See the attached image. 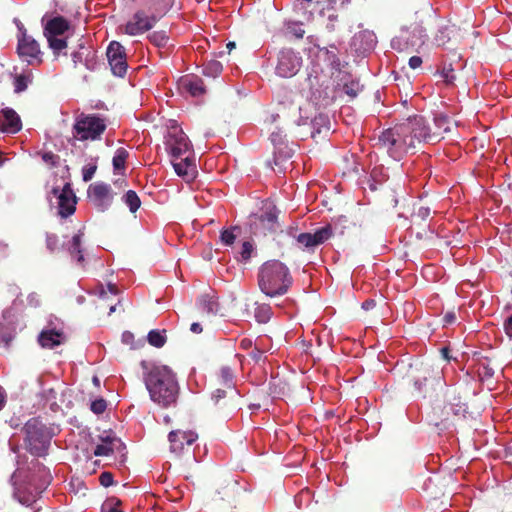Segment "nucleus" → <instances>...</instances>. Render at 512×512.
<instances>
[{"mask_svg": "<svg viewBox=\"0 0 512 512\" xmlns=\"http://www.w3.org/2000/svg\"><path fill=\"white\" fill-rule=\"evenodd\" d=\"M145 385L153 402L162 407L176 403L179 385L175 373L166 365H155L145 375Z\"/></svg>", "mask_w": 512, "mask_h": 512, "instance_id": "1", "label": "nucleus"}, {"mask_svg": "<svg viewBox=\"0 0 512 512\" xmlns=\"http://www.w3.org/2000/svg\"><path fill=\"white\" fill-rule=\"evenodd\" d=\"M258 286L268 297L283 296L293 285L289 267L278 259L265 261L258 269Z\"/></svg>", "mask_w": 512, "mask_h": 512, "instance_id": "2", "label": "nucleus"}, {"mask_svg": "<svg viewBox=\"0 0 512 512\" xmlns=\"http://www.w3.org/2000/svg\"><path fill=\"white\" fill-rule=\"evenodd\" d=\"M440 371L431 365L416 360L409 364L403 378L414 390L424 397L435 390V385L440 383Z\"/></svg>", "mask_w": 512, "mask_h": 512, "instance_id": "3", "label": "nucleus"}, {"mask_svg": "<svg viewBox=\"0 0 512 512\" xmlns=\"http://www.w3.org/2000/svg\"><path fill=\"white\" fill-rule=\"evenodd\" d=\"M23 431L28 451L34 456H45L52 439V434L46 425L38 418H32L26 422Z\"/></svg>", "mask_w": 512, "mask_h": 512, "instance_id": "4", "label": "nucleus"}, {"mask_svg": "<svg viewBox=\"0 0 512 512\" xmlns=\"http://www.w3.org/2000/svg\"><path fill=\"white\" fill-rule=\"evenodd\" d=\"M399 125L400 132L406 136L407 143L411 148H415L422 142L436 143L439 141V132H431L422 116L414 115Z\"/></svg>", "mask_w": 512, "mask_h": 512, "instance_id": "5", "label": "nucleus"}, {"mask_svg": "<svg viewBox=\"0 0 512 512\" xmlns=\"http://www.w3.org/2000/svg\"><path fill=\"white\" fill-rule=\"evenodd\" d=\"M105 119L97 114L81 113L75 119L72 135L75 140H99L106 130Z\"/></svg>", "mask_w": 512, "mask_h": 512, "instance_id": "6", "label": "nucleus"}, {"mask_svg": "<svg viewBox=\"0 0 512 512\" xmlns=\"http://www.w3.org/2000/svg\"><path fill=\"white\" fill-rule=\"evenodd\" d=\"M243 488L239 482L234 479H228L223 481L218 487L215 495L212 498V502L217 510L220 512H231L238 508L242 501Z\"/></svg>", "mask_w": 512, "mask_h": 512, "instance_id": "7", "label": "nucleus"}, {"mask_svg": "<svg viewBox=\"0 0 512 512\" xmlns=\"http://www.w3.org/2000/svg\"><path fill=\"white\" fill-rule=\"evenodd\" d=\"M400 129V125L397 124L393 128L383 131L378 138L379 148L385 150L395 160H400L409 149H412Z\"/></svg>", "mask_w": 512, "mask_h": 512, "instance_id": "8", "label": "nucleus"}, {"mask_svg": "<svg viewBox=\"0 0 512 512\" xmlns=\"http://www.w3.org/2000/svg\"><path fill=\"white\" fill-rule=\"evenodd\" d=\"M279 210L272 202H266L260 214L250 216V230L254 235L266 236L279 228Z\"/></svg>", "mask_w": 512, "mask_h": 512, "instance_id": "9", "label": "nucleus"}, {"mask_svg": "<svg viewBox=\"0 0 512 512\" xmlns=\"http://www.w3.org/2000/svg\"><path fill=\"white\" fill-rule=\"evenodd\" d=\"M240 392L236 387H217L212 395L211 402L215 410L222 414H229L239 406Z\"/></svg>", "mask_w": 512, "mask_h": 512, "instance_id": "10", "label": "nucleus"}, {"mask_svg": "<svg viewBox=\"0 0 512 512\" xmlns=\"http://www.w3.org/2000/svg\"><path fill=\"white\" fill-rule=\"evenodd\" d=\"M302 66V57L290 48H284L278 53L275 72L282 78L295 76Z\"/></svg>", "mask_w": 512, "mask_h": 512, "instance_id": "11", "label": "nucleus"}, {"mask_svg": "<svg viewBox=\"0 0 512 512\" xmlns=\"http://www.w3.org/2000/svg\"><path fill=\"white\" fill-rule=\"evenodd\" d=\"M19 29L22 33L17 45L19 57L30 65L41 64L43 60L39 44L27 34L23 26L19 27Z\"/></svg>", "mask_w": 512, "mask_h": 512, "instance_id": "12", "label": "nucleus"}, {"mask_svg": "<svg viewBox=\"0 0 512 512\" xmlns=\"http://www.w3.org/2000/svg\"><path fill=\"white\" fill-rule=\"evenodd\" d=\"M165 144L171 158L178 159L182 156L192 155L188 137L177 127H173L168 131Z\"/></svg>", "mask_w": 512, "mask_h": 512, "instance_id": "13", "label": "nucleus"}, {"mask_svg": "<svg viewBox=\"0 0 512 512\" xmlns=\"http://www.w3.org/2000/svg\"><path fill=\"white\" fill-rule=\"evenodd\" d=\"M161 15L148 16L144 11H137L125 25V32L135 36L150 30L160 19Z\"/></svg>", "mask_w": 512, "mask_h": 512, "instance_id": "14", "label": "nucleus"}, {"mask_svg": "<svg viewBox=\"0 0 512 512\" xmlns=\"http://www.w3.org/2000/svg\"><path fill=\"white\" fill-rule=\"evenodd\" d=\"M107 59L115 76L123 77L127 71L125 48L117 41H112L106 51Z\"/></svg>", "mask_w": 512, "mask_h": 512, "instance_id": "15", "label": "nucleus"}, {"mask_svg": "<svg viewBox=\"0 0 512 512\" xmlns=\"http://www.w3.org/2000/svg\"><path fill=\"white\" fill-rule=\"evenodd\" d=\"M88 196L100 212L108 210L113 199L110 185L103 182L91 184L88 189Z\"/></svg>", "mask_w": 512, "mask_h": 512, "instance_id": "16", "label": "nucleus"}, {"mask_svg": "<svg viewBox=\"0 0 512 512\" xmlns=\"http://www.w3.org/2000/svg\"><path fill=\"white\" fill-rule=\"evenodd\" d=\"M52 192L58 198L59 215L63 218L72 215L76 210V196L70 184L66 183L61 190L53 188Z\"/></svg>", "mask_w": 512, "mask_h": 512, "instance_id": "17", "label": "nucleus"}, {"mask_svg": "<svg viewBox=\"0 0 512 512\" xmlns=\"http://www.w3.org/2000/svg\"><path fill=\"white\" fill-rule=\"evenodd\" d=\"M197 439L198 435L191 430H173L168 435L170 451L179 456L184 452L185 447H190Z\"/></svg>", "mask_w": 512, "mask_h": 512, "instance_id": "18", "label": "nucleus"}, {"mask_svg": "<svg viewBox=\"0 0 512 512\" xmlns=\"http://www.w3.org/2000/svg\"><path fill=\"white\" fill-rule=\"evenodd\" d=\"M293 235L295 236L297 243L301 246L311 248L323 244L325 241L330 239L333 232L332 227L330 225H326L316 230L315 233H299Z\"/></svg>", "mask_w": 512, "mask_h": 512, "instance_id": "19", "label": "nucleus"}, {"mask_svg": "<svg viewBox=\"0 0 512 512\" xmlns=\"http://www.w3.org/2000/svg\"><path fill=\"white\" fill-rule=\"evenodd\" d=\"M410 29H412V32L414 34H417V41L411 40L409 42V31L408 29H403L399 36L392 39L391 46L394 49L402 50V42L405 41L406 46L410 45L414 47L418 43H424V39L426 38V29L418 24H413L410 26Z\"/></svg>", "mask_w": 512, "mask_h": 512, "instance_id": "20", "label": "nucleus"}, {"mask_svg": "<svg viewBox=\"0 0 512 512\" xmlns=\"http://www.w3.org/2000/svg\"><path fill=\"white\" fill-rule=\"evenodd\" d=\"M176 174L182 177L186 182L194 180L196 168L192 156L186 155L181 158L171 160Z\"/></svg>", "mask_w": 512, "mask_h": 512, "instance_id": "21", "label": "nucleus"}, {"mask_svg": "<svg viewBox=\"0 0 512 512\" xmlns=\"http://www.w3.org/2000/svg\"><path fill=\"white\" fill-rule=\"evenodd\" d=\"M22 123L18 114L11 108L0 111V131L15 134L21 130Z\"/></svg>", "mask_w": 512, "mask_h": 512, "instance_id": "22", "label": "nucleus"}, {"mask_svg": "<svg viewBox=\"0 0 512 512\" xmlns=\"http://www.w3.org/2000/svg\"><path fill=\"white\" fill-rule=\"evenodd\" d=\"M72 60L75 66L80 63L90 71H94L98 64L96 51L82 44L79 46V49L72 54Z\"/></svg>", "mask_w": 512, "mask_h": 512, "instance_id": "23", "label": "nucleus"}, {"mask_svg": "<svg viewBox=\"0 0 512 512\" xmlns=\"http://www.w3.org/2000/svg\"><path fill=\"white\" fill-rule=\"evenodd\" d=\"M70 28L69 21L63 16H56L48 20L44 26L45 37L63 35Z\"/></svg>", "mask_w": 512, "mask_h": 512, "instance_id": "24", "label": "nucleus"}, {"mask_svg": "<svg viewBox=\"0 0 512 512\" xmlns=\"http://www.w3.org/2000/svg\"><path fill=\"white\" fill-rule=\"evenodd\" d=\"M181 85L193 97H199L206 93L203 80L197 76L183 78Z\"/></svg>", "mask_w": 512, "mask_h": 512, "instance_id": "25", "label": "nucleus"}, {"mask_svg": "<svg viewBox=\"0 0 512 512\" xmlns=\"http://www.w3.org/2000/svg\"><path fill=\"white\" fill-rule=\"evenodd\" d=\"M64 335L54 329L44 330L40 333L38 341L43 348L52 349L63 342Z\"/></svg>", "mask_w": 512, "mask_h": 512, "instance_id": "26", "label": "nucleus"}, {"mask_svg": "<svg viewBox=\"0 0 512 512\" xmlns=\"http://www.w3.org/2000/svg\"><path fill=\"white\" fill-rule=\"evenodd\" d=\"M102 439V444L96 446L94 450L95 456H109L113 454L115 449H119L122 446L120 439L115 437L106 436Z\"/></svg>", "mask_w": 512, "mask_h": 512, "instance_id": "27", "label": "nucleus"}, {"mask_svg": "<svg viewBox=\"0 0 512 512\" xmlns=\"http://www.w3.org/2000/svg\"><path fill=\"white\" fill-rule=\"evenodd\" d=\"M311 137L316 139L322 132L327 133L330 130V120L327 115L319 113L311 119Z\"/></svg>", "mask_w": 512, "mask_h": 512, "instance_id": "28", "label": "nucleus"}, {"mask_svg": "<svg viewBox=\"0 0 512 512\" xmlns=\"http://www.w3.org/2000/svg\"><path fill=\"white\" fill-rule=\"evenodd\" d=\"M82 237L83 232L81 230L76 233L71 240V244L68 247V251L70 255L77 260L78 263L83 264L84 256L82 254L81 245H82Z\"/></svg>", "mask_w": 512, "mask_h": 512, "instance_id": "29", "label": "nucleus"}, {"mask_svg": "<svg viewBox=\"0 0 512 512\" xmlns=\"http://www.w3.org/2000/svg\"><path fill=\"white\" fill-rule=\"evenodd\" d=\"M235 374L231 367L222 366L218 374L219 387H236L234 382Z\"/></svg>", "mask_w": 512, "mask_h": 512, "instance_id": "30", "label": "nucleus"}, {"mask_svg": "<svg viewBox=\"0 0 512 512\" xmlns=\"http://www.w3.org/2000/svg\"><path fill=\"white\" fill-rule=\"evenodd\" d=\"M437 73L447 85H453L455 83L456 74L452 63L444 61L441 67L438 68Z\"/></svg>", "mask_w": 512, "mask_h": 512, "instance_id": "31", "label": "nucleus"}, {"mask_svg": "<svg viewBox=\"0 0 512 512\" xmlns=\"http://www.w3.org/2000/svg\"><path fill=\"white\" fill-rule=\"evenodd\" d=\"M434 130L432 132H439V140L442 138L443 133L450 132L451 121L448 116L438 114L434 117Z\"/></svg>", "mask_w": 512, "mask_h": 512, "instance_id": "32", "label": "nucleus"}, {"mask_svg": "<svg viewBox=\"0 0 512 512\" xmlns=\"http://www.w3.org/2000/svg\"><path fill=\"white\" fill-rule=\"evenodd\" d=\"M286 35L296 39H302L305 35L303 23L299 21H288L285 23Z\"/></svg>", "mask_w": 512, "mask_h": 512, "instance_id": "33", "label": "nucleus"}, {"mask_svg": "<svg viewBox=\"0 0 512 512\" xmlns=\"http://www.w3.org/2000/svg\"><path fill=\"white\" fill-rule=\"evenodd\" d=\"M454 25H444L439 27L437 34L435 35V42L438 46H444L449 40L451 34L454 32Z\"/></svg>", "mask_w": 512, "mask_h": 512, "instance_id": "34", "label": "nucleus"}, {"mask_svg": "<svg viewBox=\"0 0 512 512\" xmlns=\"http://www.w3.org/2000/svg\"><path fill=\"white\" fill-rule=\"evenodd\" d=\"M222 64L217 60H210L203 65L202 73L208 77H217L222 72Z\"/></svg>", "mask_w": 512, "mask_h": 512, "instance_id": "35", "label": "nucleus"}, {"mask_svg": "<svg viewBox=\"0 0 512 512\" xmlns=\"http://www.w3.org/2000/svg\"><path fill=\"white\" fill-rule=\"evenodd\" d=\"M125 204L129 207L130 212L135 213L140 205L141 201L137 193L133 190H129L123 197Z\"/></svg>", "mask_w": 512, "mask_h": 512, "instance_id": "36", "label": "nucleus"}, {"mask_svg": "<svg viewBox=\"0 0 512 512\" xmlns=\"http://www.w3.org/2000/svg\"><path fill=\"white\" fill-rule=\"evenodd\" d=\"M45 405H48L53 412H57L60 406L57 403V392L53 389L44 390L42 393Z\"/></svg>", "mask_w": 512, "mask_h": 512, "instance_id": "37", "label": "nucleus"}, {"mask_svg": "<svg viewBox=\"0 0 512 512\" xmlns=\"http://www.w3.org/2000/svg\"><path fill=\"white\" fill-rule=\"evenodd\" d=\"M164 332V330L163 332H160L159 330H151L147 336L148 343L156 348L163 347L166 343V337L163 334Z\"/></svg>", "mask_w": 512, "mask_h": 512, "instance_id": "38", "label": "nucleus"}, {"mask_svg": "<svg viewBox=\"0 0 512 512\" xmlns=\"http://www.w3.org/2000/svg\"><path fill=\"white\" fill-rule=\"evenodd\" d=\"M199 305L201 309L206 312L208 315L217 313V302L214 301L208 295H204L199 299Z\"/></svg>", "mask_w": 512, "mask_h": 512, "instance_id": "39", "label": "nucleus"}, {"mask_svg": "<svg viewBox=\"0 0 512 512\" xmlns=\"http://www.w3.org/2000/svg\"><path fill=\"white\" fill-rule=\"evenodd\" d=\"M128 152L124 148H119L116 151L115 156L113 157V167L115 170H123L125 169V163L128 158Z\"/></svg>", "mask_w": 512, "mask_h": 512, "instance_id": "40", "label": "nucleus"}, {"mask_svg": "<svg viewBox=\"0 0 512 512\" xmlns=\"http://www.w3.org/2000/svg\"><path fill=\"white\" fill-rule=\"evenodd\" d=\"M46 38L49 43V47L53 50L55 54H58L60 51L67 47V41L64 38H58V36Z\"/></svg>", "mask_w": 512, "mask_h": 512, "instance_id": "41", "label": "nucleus"}, {"mask_svg": "<svg viewBox=\"0 0 512 512\" xmlns=\"http://www.w3.org/2000/svg\"><path fill=\"white\" fill-rule=\"evenodd\" d=\"M148 37L149 40L157 47L165 46L169 39L165 31H154Z\"/></svg>", "mask_w": 512, "mask_h": 512, "instance_id": "42", "label": "nucleus"}, {"mask_svg": "<svg viewBox=\"0 0 512 512\" xmlns=\"http://www.w3.org/2000/svg\"><path fill=\"white\" fill-rule=\"evenodd\" d=\"M107 402L104 398H98L91 402L90 409L93 413L100 415L105 412Z\"/></svg>", "mask_w": 512, "mask_h": 512, "instance_id": "43", "label": "nucleus"}, {"mask_svg": "<svg viewBox=\"0 0 512 512\" xmlns=\"http://www.w3.org/2000/svg\"><path fill=\"white\" fill-rule=\"evenodd\" d=\"M253 251H254L253 244L249 241H245L242 244V248L240 251L241 261L247 262L248 260H250Z\"/></svg>", "mask_w": 512, "mask_h": 512, "instance_id": "44", "label": "nucleus"}, {"mask_svg": "<svg viewBox=\"0 0 512 512\" xmlns=\"http://www.w3.org/2000/svg\"><path fill=\"white\" fill-rule=\"evenodd\" d=\"M237 227H233L231 229H226L221 232L220 239L225 245H232L236 239V235L234 234V230Z\"/></svg>", "mask_w": 512, "mask_h": 512, "instance_id": "45", "label": "nucleus"}, {"mask_svg": "<svg viewBox=\"0 0 512 512\" xmlns=\"http://www.w3.org/2000/svg\"><path fill=\"white\" fill-rule=\"evenodd\" d=\"M28 86V77L25 75H18L14 80V91L16 93L23 92L27 89Z\"/></svg>", "mask_w": 512, "mask_h": 512, "instance_id": "46", "label": "nucleus"}, {"mask_svg": "<svg viewBox=\"0 0 512 512\" xmlns=\"http://www.w3.org/2000/svg\"><path fill=\"white\" fill-rule=\"evenodd\" d=\"M59 246V238L56 234L46 233V247L47 249L53 253L57 250Z\"/></svg>", "mask_w": 512, "mask_h": 512, "instance_id": "47", "label": "nucleus"}, {"mask_svg": "<svg viewBox=\"0 0 512 512\" xmlns=\"http://www.w3.org/2000/svg\"><path fill=\"white\" fill-rule=\"evenodd\" d=\"M285 136L280 128H276L271 132L270 140L275 147H278L284 144Z\"/></svg>", "mask_w": 512, "mask_h": 512, "instance_id": "48", "label": "nucleus"}, {"mask_svg": "<svg viewBox=\"0 0 512 512\" xmlns=\"http://www.w3.org/2000/svg\"><path fill=\"white\" fill-rule=\"evenodd\" d=\"M271 314V309L268 306H262L257 308L255 317L257 318L258 322H266L269 320Z\"/></svg>", "mask_w": 512, "mask_h": 512, "instance_id": "49", "label": "nucleus"}, {"mask_svg": "<svg viewBox=\"0 0 512 512\" xmlns=\"http://www.w3.org/2000/svg\"><path fill=\"white\" fill-rule=\"evenodd\" d=\"M97 170L96 164H89L83 167L82 176L85 182L90 181Z\"/></svg>", "mask_w": 512, "mask_h": 512, "instance_id": "50", "label": "nucleus"}, {"mask_svg": "<svg viewBox=\"0 0 512 512\" xmlns=\"http://www.w3.org/2000/svg\"><path fill=\"white\" fill-rule=\"evenodd\" d=\"M99 482L104 487H109L114 483V477L111 472L104 471L99 476Z\"/></svg>", "mask_w": 512, "mask_h": 512, "instance_id": "51", "label": "nucleus"}, {"mask_svg": "<svg viewBox=\"0 0 512 512\" xmlns=\"http://www.w3.org/2000/svg\"><path fill=\"white\" fill-rule=\"evenodd\" d=\"M42 160L51 166H56L59 162V156L53 152H45L42 154Z\"/></svg>", "mask_w": 512, "mask_h": 512, "instance_id": "52", "label": "nucleus"}, {"mask_svg": "<svg viewBox=\"0 0 512 512\" xmlns=\"http://www.w3.org/2000/svg\"><path fill=\"white\" fill-rule=\"evenodd\" d=\"M431 214V209L427 206H420L416 212H414L413 216L417 217L421 220L427 219Z\"/></svg>", "mask_w": 512, "mask_h": 512, "instance_id": "53", "label": "nucleus"}, {"mask_svg": "<svg viewBox=\"0 0 512 512\" xmlns=\"http://www.w3.org/2000/svg\"><path fill=\"white\" fill-rule=\"evenodd\" d=\"M263 354H264V350L260 349L258 347V345L255 344V347L251 349L249 356L255 363H258L262 360Z\"/></svg>", "mask_w": 512, "mask_h": 512, "instance_id": "54", "label": "nucleus"}, {"mask_svg": "<svg viewBox=\"0 0 512 512\" xmlns=\"http://www.w3.org/2000/svg\"><path fill=\"white\" fill-rule=\"evenodd\" d=\"M357 86V84L351 82L350 84H345L343 90L347 95L355 97L357 95Z\"/></svg>", "mask_w": 512, "mask_h": 512, "instance_id": "55", "label": "nucleus"}, {"mask_svg": "<svg viewBox=\"0 0 512 512\" xmlns=\"http://www.w3.org/2000/svg\"><path fill=\"white\" fill-rule=\"evenodd\" d=\"M119 502L112 504L107 502L103 505V512H122L118 507Z\"/></svg>", "mask_w": 512, "mask_h": 512, "instance_id": "56", "label": "nucleus"}, {"mask_svg": "<svg viewBox=\"0 0 512 512\" xmlns=\"http://www.w3.org/2000/svg\"><path fill=\"white\" fill-rule=\"evenodd\" d=\"M503 327L506 335L512 337V315L504 321Z\"/></svg>", "mask_w": 512, "mask_h": 512, "instance_id": "57", "label": "nucleus"}, {"mask_svg": "<svg viewBox=\"0 0 512 512\" xmlns=\"http://www.w3.org/2000/svg\"><path fill=\"white\" fill-rule=\"evenodd\" d=\"M422 58L419 57V56H412L410 59H409V66L411 69H416V68H419L422 64Z\"/></svg>", "mask_w": 512, "mask_h": 512, "instance_id": "58", "label": "nucleus"}, {"mask_svg": "<svg viewBox=\"0 0 512 512\" xmlns=\"http://www.w3.org/2000/svg\"><path fill=\"white\" fill-rule=\"evenodd\" d=\"M445 324H453L456 321V314L454 311H448L443 317Z\"/></svg>", "mask_w": 512, "mask_h": 512, "instance_id": "59", "label": "nucleus"}, {"mask_svg": "<svg viewBox=\"0 0 512 512\" xmlns=\"http://www.w3.org/2000/svg\"><path fill=\"white\" fill-rule=\"evenodd\" d=\"M240 348L242 350H250L253 348V342L251 339L249 338H243L241 341H240V344H239Z\"/></svg>", "mask_w": 512, "mask_h": 512, "instance_id": "60", "label": "nucleus"}, {"mask_svg": "<svg viewBox=\"0 0 512 512\" xmlns=\"http://www.w3.org/2000/svg\"><path fill=\"white\" fill-rule=\"evenodd\" d=\"M133 338H134V336L131 332L126 331L122 334V340L126 344H130L132 342Z\"/></svg>", "mask_w": 512, "mask_h": 512, "instance_id": "61", "label": "nucleus"}, {"mask_svg": "<svg viewBox=\"0 0 512 512\" xmlns=\"http://www.w3.org/2000/svg\"><path fill=\"white\" fill-rule=\"evenodd\" d=\"M375 305H376V303L374 300H366L362 303V308L364 310H370V309L374 308Z\"/></svg>", "mask_w": 512, "mask_h": 512, "instance_id": "62", "label": "nucleus"}, {"mask_svg": "<svg viewBox=\"0 0 512 512\" xmlns=\"http://www.w3.org/2000/svg\"><path fill=\"white\" fill-rule=\"evenodd\" d=\"M190 330L193 333H201L202 332V326L199 323L194 322V323L191 324Z\"/></svg>", "mask_w": 512, "mask_h": 512, "instance_id": "63", "label": "nucleus"}, {"mask_svg": "<svg viewBox=\"0 0 512 512\" xmlns=\"http://www.w3.org/2000/svg\"><path fill=\"white\" fill-rule=\"evenodd\" d=\"M440 352H441V355L443 356L444 359H446L448 361L451 359V357H450V349L448 347L441 348Z\"/></svg>", "mask_w": 512, "mask_h": 512, "instance_id": "64", "label": "nucleus"}]
</instances>
